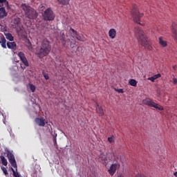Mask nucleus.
Returning a JSON list of instances; mask_svg holds the SVG:
<instances>
[{"instance_id": "nucleus-1", "label": "nucleus", "mask_w": 177, "mask_h": 177, "mask_svg": "<svg viewBox=\"0 0 177 177\" xmlns=\"http://www.w3.org/2000/svg\"><path fill=\"white\" fill-rule=\"evenodd\" d=\"M134 34L140 45H142V46H144V48L148 49V50H151V49H153V46L150 44L147 36L142 28L136 26L134 29Z\"/></svg>"}, {"instance_id": "nucleus-2", "label": "nucleus", "mask_w": 177, "mask_h": 177, "mask_svg": "<svg viewBox=\"0 0 177 177\" xmlns=\"http://www.w3.org/2000/svg\"><path fill=\"white\" fill-rule=\"evenodd\" d=\"M52 50V46L50 42L46 39H44L41 41V46L37 48L36 55L39 59H44V57L48 56Z\"/></svg>"}, {"instance_id": "nucleus-3", "label": "nucleus", "mask_w": 177, "mask_h": 177, "mask_svg": "<svg viewBox=\"0 0 177 177\" xmlns=\"http://www.w3.org/2000/svg\"><path fill=\"white\" fill-rule=\"evenodd\" d=\"M21 8L24 10L27 19H30V20H35V19L38 17V12H37V10L31 6L26 3H22L21 5Z\"/></svg>"}, {"instance_id": "nucleus-4", "label": "nucleus", "mask_w": 177, "mask_h": 177, "mask_svg": "<svg viewBox=\"0 0 177 177\" xmlns=\"http://www.w3.org/2000/svg\"><path fill=\"white\" fill-rule=\"evenodd\" d=\"M5 154H6L8 158V161L11 164L12 167H13V168H15V169L12 168L14 177H21L20 174H19V173L17 172V163L16 162V159L15 158V156L13 155V153L10 152L9 149H6Z\"/></svg>"}, {"instance_id": "nucleus-5", "label": "nucleus", "mask_w": 177, "mask_h": 177, "mask_svg": "<svg viewBox=\"0 0 177 177\" xmlns=\"http://www.w3.org/2000/svg\"><path fill=\"white\" fill-rule=\"evenodd\" d=\"M131 15L133 17V20L137 24H140V18L143 17V13L139 12V9H138V6L136 5H133L131 9Z\"/></svg>"}, {"instance_id": "nucleus-6", "label": "nucleus", "mask_w": 177, "mask_h": 177, "mask_svg": "<svg viewBox=\"0 0 177 177\" xmlns=\"http://www.w3.org/2000/svg\"><path fill=\"white\" fill-rule=\"evenodd\" d=\"M42 17L44 21H53L55 17V12L51 8H48L42 12Z\"/></svg>"}, {"instance_id": "nucleus-7", "label": "nucleus", "mask_w": 177, "mask_h": 177, "mask_svg": "<svg viewBox=\"0 0 177 177\" xmlns=\"http://www.w3.org/2000/svg\"><path fill=\"white\" fill-rule=\"evenodd\" d=\"M142 103L143 104H145V106H149V107H153V109H156L160 111H162V110H164V107H162V106L154 102L152 99L149 97H146L145 100H143Z\"/></svg>"}, {"instance_id": "nucleus-8", "label": "nucleus", "mask_w": 177, "mask_h": 177, "mask_svg": "<svg viewBox=\"0 0 177 177\" xmlns=\"http://www.w3.org/2000/svg\"><path fill=\"white\" fill-rule=\"evenodd\" d=\"M18 57H19V59H21V61L23 63V64H20L21 68H22V70H26V67H28V66H30V64H28V60H27V58L26 57L24 53L19 52L18 53Z\"/></svg>"}, {"instance_id": "nucleus-9", "label": "nucleus", "mask_w": 177, "mask_h": 177, "mask_svg": "<svg viewBox=\"0 0 177 177\" xmlns=\"http://www.w3.org/2000/svg\"><path fill=\"white\" fill-rule=\"evenodd\" d=\"M13 24L15 26V28H17V31H21V30H23V26L21 25V19L20 18H15L13 19Z\"/></svg>"}, {"instance_id": "nucleus-10", "label": "nucleus", "mask_w": 177, "mask_h": 177, "mask_svg": "<svg viewBox=\"0 0 177 177\" xmlns=\"http://www.w3.org/2000/svg\"><path fill=\"white\" fill-rule=\"evenodd\" d=\"M69 32L72 36V38H75L77 41H83L82 39L78 36V32L75 30L73 29V28H70Z\"/></svg>"}, {"instance_id": "nucleus-11", "label": "nucleus", "mask_w": 177, "mask_h": 177, "mask_svg": "<svg viewBox=\"0 0 177 177\" xmlns=\"http://www.w3.org/2000/svg\"><path fill=\"white\" fill-rule=\"evenodd\" d=\"M35 122L39 127H45V119L42 116L35 118Z\"/></svg>"}, {"instance_id": "nucleus-12", "label": "nucleus", "mask_w": 177, "mask_h": 177, "mask_svg": "<svg viewBox=\"0 0 177 177\" xmlns=\"http://www.w3.org/2000/svg\"><path fill=\"white\" fill-rule=\"evenodd\" d=\"M117 167H118V165L113 164L109 167V174H111L112 176L115 174V171H117Z\"/></svg>"}, {"instance_id": "nucleus-13", "label": "nucleus", "mask_w": 177, "mask_h": 177, "mask_svg": "<svg viewBox=\"0 0 177 177\" xmlns=\"http://www.w3.org/2000/svg\"><path fill=\"white\" fill-rule=\"evenodd\" d=\"M100 160L104 162L105 167H107V164H109V160H107V156L104 153H101L100 156Z\"/></svg>"}, {"instance_id": "nucleus-14", "label": "nucleus", "mask_w": 177, "mask_h": 177, "mask_svg": "<svg viewBox=\"0 0 177 177\" xmlns=\"http://www.w3.org/2000/svg\"><path fill=\"white\" fill-rule=\"evenodd\" d=\"M8 16V12H6V10L5 9V7L2 6L0 8V19H4V17H6Z\"/></svg>"}, {"instance_id": "nucleus-15", "label": "nucleus", "mask_w": 177, "mask_h": 177, "mask_svg": "<svg viewBox=\"0 0 177 177\" xmlns=\"http://www.w3.org/2000/svg\"><path fill=\"white\" fill-rule=\"evenodd\" d=\"M116 35L117 31H115V29L112 28L109 31V37H111V39H114Z\"/></svg>"}, {"instance_id": "nucleus-16", "label": "nucleus", "mask_w": 177, "mask_h": 177, "mask_svg": "<svg viewBox=\"0 0 177 177\" xmlns=\"http://www.w3.org/2000/svg\"><path fill=\"white\" fill-rule=\"evenodd\" d=\"M0 44H1L2 48L6 49V39L5 38V37H0Z\"/></svg>"}, {"instance_id": "nucleus-17", "label": "nucleus", "mask_w": 177, "mask_h": 177, "mask_svg": "<svg viewBox=\"0 0 177 177\" xmlns=\"http://www.w3.org/2000/svg\"><path fill=\"white\" fill-rule=\"evenodd\" d=\"M7 46H8V49H14V50H16V48H17V45H16V43L15 41L8 42L7 43Z\"/></svg>"}, {"instance_id": "nucleus-18", "label": "nucleus", "mask_w": 177, "mask_h": 177, "mask_svg": "<svg viewBox=\"0 0 177 177\" xmlns=\"http://www.w3.org/2000/svg\"><path fill=\"white\" fill-rule=\"evenodd\" d=\"M159 44H160V45H161V46H162L163 48H165V47L168 45V44L167 43V41H164V40L162 39V37H159Z\"/></svg>"}, {"instance_id": "nucleus-19", "label": "nucleus", "mask_w": 177, "mask_h": 177, "mask_svg": "<svg viewBox=\"0 0 177 177\" xmlns=\"http://www.w3.org/2000/svg\"><path fill=\"white\" fill-rule=\"evenodd\" d=\"M96 110H97V113H98L100 115L102 116L103 114H104V113L103 112V109L102 108V106H99V104H97Z\"/></svg>"}, {"instance_id": "nucleus-20", "label": "nucleus", "mask_w": 177, "mask_h": 177, "mask_svg": "<svg viewBox=\"0 0 177 177\" xmlns=\"http://www.w3.org/2000/svg\"><path fill=\"white\" fill-rule=\"evenodd\" d=\"M129 84L131 85V86H136V85H138V82H136V80L134 79H131L129 81Z\"/></svg>"}, {"instance_id": "nucleus-21", "label": "nucleus", "mask_w": 177, "mask_h": 177, "mask_svg": "<svg viewBox=\"0 0 177 177\" xmlns=\"http://www.w3.org/2000/svg\"><path fill=\"white\" fill-rule=\"evenodd\" d=\"M0 158L1 160V162L3 164V165H4L5 167H6V165H8V160H6V158H5V156H1Z\"/></svg>"}, {"instance_id": "nucleus-22", "label": "nucleus", "mask_w": 177, "mask_h": 177, "mask_svg": "<svg viewBox=\"0 0 177 177\" xmlns=\"http://www.w3.org/2000/svg\"><path fill=\"white\" fill-rule=\"evenodd\" d=\"M6 39H8V41H13L15 38L10 33H5Z\"/></svg>"}, {"instance_id": "nucleus-23", "label": "nucleus", "mask_w": 177, "mask_h": 177, "mask_svg": "<svg viewBox=\"0 0 177 177\" xmlns=\"http://www.w3.org/2000/svg\"><path fill=\"white\" fill-rule=\"evenodd\" d=\"M60 5H68L70 0H57Z\"/></svg>"}, {"instance_id": "nucleus-24", "label": "nucleus", "mask_w": 177, "mask_h": 177, "mask_svg": "<svg viewBox=\"0 0 177 177\" xmlns=\"http://www.w3.org/2000/svg\"><path fill=\"white\" fill-rule=\"evenodd\" d=\"M3 3H6L7 7L9 8V1H8V0H0V8L3 6Z\"/></svg>"}, {"instance_id": "nucleus-25", "label": "nucleus", "mask_w": 177, "mask_h": 177, "mask_svg": "<svg viewBox=\"0 0 177 177\" xmlns=\"http://www.w3.org/2000/svg\"><path fill=\"white\" fill-rule=\"evenodd\" d=\"M29 88L31 92L32 93L35 92V86H34V84H29Z\"/></svg>"}, {"instance_id": "nucleus-26", "label": "nucleus", "mask_w": 177, "mask_h": 177, "mask_svg": "<svg viewBox=\"0 0 177 177\" xmlns=\"http://www.w3.org/2000/svg\"><path fill=\"white\" fill-rule=\"evenodd\" d=\"M108 142H109V143H114V136L108 138Z\"/></svg>"}, {"instance_id": "nucleus-27", "label": "nucleus", "mask_w": 177, "mask_h": 177, "mask_svg": "<svg viewBox=\"0 0 177 177\" xmlns=\"http://www.w3.org/2000/svg\"><path fill=\"white\" fill-rule=\"evenodd\" d=\"M42 74H43L45 80H49V75H48V73L43 72Z\"/></svg>"}, {"instance_id": "nucleus-28", "label": "nucleus", "mask_w": 177, "mask_h": 177, "mask_svg": "<svg viewBox=\"0 0 177 177\" xmlns=\"http://www.w3.org/2000/svg\"><path fill=\"white\" fill-rule=\"evenodd\" d=\"M160 77H161V73H158V74L153 75V77L155 78V80L160 78Z\"/></svg>"}, {"instance_id": "nucleus-29", "label": "nucleus", "mask_w": 177, "mask_h": 177, "mask_svg": "<svg viewBox=\"0 0 177 177\" xmlns=\"http://www.w3.org/2000/svg\"><path fill=\"white\" fill-rule=\"evenodd\" d=\"M77 46V45L75 44V42L73 43V41L71 42V48H72V49L73 48H75Z\"/></svg>"}, {"instance_id": "nucleus-30", "label": "nucleus", "mask_w": 177, "mask_h": 177, "mask_svg": "<svg viewBox=\"0 0 177 177\" xmlns=\"http://www.w3.org/2000/svg\"><path fill=\"white\" fill-rule=\"evenodd\" d=\"M80 50H82L81 48L77 47V50H76V55H77V56L80 55Z\"/></svg>"}, {"instance_id": "nucleus-31", "label": "nucleus", "mask_w": 177, "mask_h": 177, "mask_svg": "<svg viewBox=\"0 0 177 177\" xmlns=\"http://www.w3.org/2000/svg\"><path fill=\"white\" fill-rule=\"evenodd\" d=\"M148 80L151 81V82H154V81H156V79H155V77H153V76H152L151 77H149Z\"/></svg>"}, {"instance_id": "nucleus-32", "label": "nucleus", "mask_w": 177, "mask_h": 177, "mask_svg": "<svg viewBox=\"0 0 177 177\" xmlns=\"http://www.w3.org/2000/svg\"><path fill=\"white\" fill-rule=\"evenodd\" d=\"M116 92H118V93H124V89L122 88L117 89Z\"/></svg>"}, {"instance_id": "nucleus-33", "label": "nucleus", "mask_w": 177, "mask_h": 177, "mask_svg": "<svg viewBox=\"0 0 177 177\" xmlns=\"http://www.w3.org/2000/svg\"><path fill=\"white\" fill-rule=\"evenodd\" d=\"M3 172L4 175H6V176L7 175H8V170H6V168H5V167L3 168Z\"/></svg>"}, {"instance_id": "nucleus-34", "label": "nucleus", "mask_w": 177, "mask_h": 177, "mask_svg": "<svg viewBox=\"0 0 177 177\" xmlns=\"http://www.w3.org/2000/svg\"><path fill=\"white\" fill-rule=\"evenodd\" d=\"M173 84H174V85H176V84H177L176 77H173Z\"/></svg>"}, {"instance_id": "nucleus-35", "label": "nucleus", "mask_w": 177, "mask_h": 177, "mask_svg": "<svg viewBox=\"0 0 177 177\" xmlns=\"http://www.w3.org/2000/svg\"><path fill=\"white\" fill-rule=\"evenodd\" d=\"M32 177H37V171H33V172L32 173Z\"/></svg>"}, {"instance_id": "nucleus-36", "label": "nucleus", "mask_w": 177, "mask_h": 177, "mask_svg": "<svg viewBox=\"0 0 177 177\" xmlns=\"http://www.w3.org/2000/svg\"><path fill=\"white\" fill-rule=\"evenodd\" d=\"M57 136V134L55 135V137L54 138V143H57V142L56 141V137Z\"/></svg>"}, {"instance_id": "nucleus-37", "label": "nucleus", "mask_w": 177, "mask_h": 177, "mask_svg": "<svg viewBox=\"0 0 177 177\" xmlns=\"http://www.w3.org/2000/svg\"><path fill=\"white\" fill-rule=\"evenodd\" d=\"M40 9H41V10H44V9H45V6H41L40 7Z\"/></svg>"}, {"instance_id": "nucleus-38", "label": "nucleus", "mask_w": 177, "mask_h": 177, "mask_svg": "<svg viewBox=\"0 0 177 177\" xmlns=\"http://www.w3.org/2000/svg\"><path fill=\"white\" fill-rule=\"evenodd\" d=\"M174 176L177 177V171L174 173Z\"/></svg>"}, {"instance_id": "nucleus-39", "label": "nucleus", "mask_w": 177, "mask_h": 177, "mask_svg": "<svg viewBox=\"0 0 177 177\" xmlns=\"http://www.w3.org/2000/svg\"><path fill=\"white\" fill-rule=\"evenodd\" d=\"M173 70H176V66H173Z\"/></svg>"}]
</instances>
